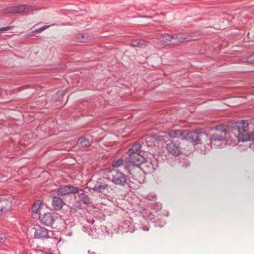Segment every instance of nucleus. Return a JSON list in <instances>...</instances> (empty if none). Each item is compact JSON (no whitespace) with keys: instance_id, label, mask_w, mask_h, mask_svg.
I'll list each match as a JSON object with an SVG mask.
<instances>
[{"instance_id":"20e7f679","label":"nucleus","mask_w":254,"mask_h":254,"mask_svg":"<svg viewBox=\"0 0 254 254\" xmlns=\"http://www.w3.org/2000/svg\"><path fill=\"white\" fill-rule=\"evenodd\" d=\"M109 182L108 177H102L96 180H92L89 183L91 189L94 191L103 193L109 189L112 190L111 186L108 185Z\"/></svg>"},{"instance_id":"2f4dec72","label":"nucleus","mask_w":254,"mask_h":254,"mask_svg":"<svg viewBox=\"0 0 254 254\" xmlns=\"http://www.w3.org/2000/svg\"><path fill=\"white\" fill-rule=\"evenodd\" d=\"M38 254H52L51 253L47 252L44 251H40Z\"/></svg>"},{"instance_id":"cd10ccee","label":"nucleus","mask_w":254,"mask_h":254,"mask_svg":"<svg viewBox=\"0 0 254 254\" xmlns=\"http://www.w3.org/2000/svg\"><path fill=\"white\" fill-rule=\"evenodd\" d=\"M146 198L150 200H154L156 198V195L155 194H149L146 196Z\"/></svg>"},{"instance_id":"5701e85b","label":"nucleus","mask_w":254,"mask_h":254,"mask_svg":"<svg viewBox=\"0 0 254 254\" xmlns=\"http://www.w3.org/2000/svg\"><path fill=\"white\" fill-rule=\"evenodd\" d=\"M126 164H128V163H124V160L123 159H118L117 160H114L113 161L112 163V166L114 168H118L122 165H124V166L125 167V165Z\"/></svg>"},{"instance_id":"aec40b11","label":"nucleus","mask_w":254,"mask_h":254,"mask_svg":"<svg viewBox=\"0 0 254 254\" xmlns=\"http://www.w3.org/2000/svg\"><path fill=\"white\" fill-rule=\"evenodd\" d=\"M78 197L80 201L85 204H89L91 202L90 197L83 192L79 193Z\"/></svg>"},{"instance_id":"bb28decb","label":"nucleus","mask_w":254,"mask_h":254,"mask_svg":"<svg viewBox=\"0 0 254 254\" xmlns=\"http://www.w3.org/2000/svg\"><path fill=\"white\" fill-rule=\"evenodd\" d=\"M49 27V26H42V27H40L39 28L35 29L34 30V32L35 33H40V32H42L43 31H44V30H45L47 28H48Z\"/></svg>"},{"instance_id":"f257e3e1","label":"nucleus","mask_w":254,"mask_h":254,"mask_svg":"<svg viewBox=\"0 0 254 254\" xmlns=\"http://www.w3.org/2000/svg\"><path fill=\"white\" fill-rule=\"evenodd\" d=\"M228 129V127L225 126L215 127V131L210 137V143L212 147L222 148L230 144L231 141L228 139L229 136Z\"/></svg>"},{"instance_id":"c85d7f7f","label":"nucleus","mask_w":254,"mask_h":254,"mask_svg":"<svg viewBox=\"0 0 254 254\" xmlns=\"http://www.w3.org/2000/svg\"><path fill=\"white\" fill-rule=\"evenodd\" d=\"M12 28V26H7V27H2V28H0V32L7 31V30L11 29Z\"/></svg>"},{"instance_id":"6e6552de","label":"nucleus","mask_w":254,"mask_h":254,"mask_svg":"<svg viewBox=\"0 0 254 254\" xmlns=\"http://www.w3.org/2000/svg\"><path fill=\"white\" fill-rule=\"evenodd\" d=\"M35 7L31 5L22 4L17 6H11L5 8L3 10L5 13L29 12L36 10Z\"/></svg>"},{"instance_id":"ddd939ff","label":"nucleus","mask_w":254,"mask_h":254,"mask_svg":"<svg viewBox=\"0 0 254 254\" xmlns=\"http://www.w3.org/2000/svg\"><path fill=\"white\" fill-rule=\"evenodd\" d=\"M57 218V215L55 213H46L43 215L40 216L39 219L42 224L46 226H51L53 224Z\"/></svg>"},{"instance_id":"473e14b6","label":"nucleus","mask_w":254,"mask_h":254,"mask_svg":"<svg viewBox=\"0 0 254 254\" xmlns=\"http://www.w3.org/2000/svg\"><path fill=\"white\" fill-rule=\"evenodd\" d=\"M86 221L88 223H90L91 224H93L95 222V221L94 219H91V220H89V219H86Z\"/></svg>"},{"instance_id":"0eeeda50","label":"nucleus","mask_w":254,"mask_h":254,"mask_svg":"<svg viewBox=\"0 0 254 254\" xmlns=\"http://www.w3.org/2000/svg\"><path fill=\"white\" fill-rule=\"evenodd\" d=\"M206 136V134L202 132L200 129H195L193 131L186 132L185 134V138L188 141L193 143L194 144L201 143L202 138Z\"/></svg>"},{"instance_id":"7c9ffc66","label":"nucleus","mask_w":254,"mask_h":254,"mask_svg":"<svg viewBox=\"0 0 254 254\" xmlns=\"http://www.w3.org/2000/svg\"><path fill=\"white\" fill-rule=\"evenodd\" d=\"M249 62L254 64V53L251 55L249 58Z\"/></svg>"},{"instance_id":"393cba45","label":"nucleus","mask_w":254,"mask_h":254,"mask_svg":"<svg viewBox=\"0 0 254 254\" xmlns=\"http://www.w3.org/2000/svg\"><path fill=\"white\" fill-rule=\"evenodd\" d=\"M40 208L41 202L39 201H37L32 206V210L34 213H37Z\"/></svg>"},{"instance_id":"72a5a7b5","label":"nucleus","mask_w":254,"mask_h":254,"mask_svg":"<svg viewBox=\"0 0 254 254\" xmlns=\"http://www.w3.org/2000/svg\"><path fill=\"white\" fill-rule=\"evenodd\" d=\"M254 140V130L251 132V140Z\"/></svg>"},{"instance_id":"f3484780","label":"nucleus","mask_w":254,"mask_h":254,"mask_svg":"<svg viewBox=\"0 0 254 254\" xmlns=\"http://www.w3.org/2000/svg\"><path fill=\"white\" fill-rule=\"evenodd\" d=\"M167 149L172 154L178 155L180 153V150L174 143L170 142L167 143Z\"/></svg>"},{"instance_id":"4468645a","label":"nucleus","mask_w":254,"mask_h":254,"mask_svg":"<svg viewBox=\"0 0 254 254\" xmlns=\"http://www.w3.org/2000/svg\"><path fill=\"white\" fill-rule=\"evenodd\" d=\"M131 226V222L130 221V219L129 220H126L122 222L119 225L118 228V233H127V232H132L133 231L131 230L130 227Z\"/></svg>"},{"instance_id":"4be33fe9","label":"nucleus","mask_w":254,"mask_h":254,"mask_svg":"<svg viewBox=\"0 0 254 254\" xmlns=\"http://www.w3.org/2000/svg\"><path fill=\"white\" fill-rule=\"evenodd\" d=\"M75 37L81 42H86L89 39L88 35L86 33H78Z\"/></svg>"},{"instance_id":"7ed1b4c3","label":"nucleus","mask_w":254,"mask_h":254,"mask_svg":"<svg viewBox=\"0 0 254 254\" xmlns=\"http://www.w3.org/2000/svg\"><path fill=\"white\" fill-rule=\"evenodd\" d=\"M141 148L140 144H135L129 149L127 151L129 161L128 165L140 166L145 161V158L139 153Z\"/></svg>"},{"instance_id":"39448f33","label":"nucleus","mask_w":254,"mask_h":254,"mask_svg":"<svg viewBox=\"0 0 254 254\" xmlns=\"http://www.w3.org/2000/svg\"><path fill=\"white\" fill-rule=\"evenodd\" d=\"M125 169L127 170L129 176V178L141 183L144 181V172L140 166H134L132 165H125Z\"/></svg>"},{"instance_id":"c756f323","label":"nucleus","mask_w":254,"mask_h":254,"mask_svg":"<svg viewBox=\"0 0 254 254\" xmlns=\"http://www.w3.org/2000/svg\"><path fill=\"white\" fill-rule=\"evenodd\" d=\"M140 45V41H135L132 42L131 45L134 47H137Z\"/></svg>"},{"instance_id":"9b49d317","label":"nucleus","mask_w":254,"mask_h":254,"mask_svg":"<svg viewBox=\"0 0 254 254\" xmlns=\"http://www.w3.org/2000/svg\"><path fill=\"white\" fill-rule=\"evenodd\" d=\"M168 38L166 39L165 43L168 44L170 43L173 44H178L192 40L190 37L178 36L177 35H168Z\"/></svg>"},{"instance_id":"f8f14e48","label":"nucleus","mask_w":254,"mask_h":254,"mask_svg":"<svg viewBox=\"0 0 254 254\" xmlns=\"http://www.w3.org/2000/svg\"><path fill=\"white\" fill-rule=\"evenodd\" d=\"M78 192L79 189L78 188L71 185H66L60 187L57 190L58 195L62 196L70 193H77Z\"/></svg>"},{"instance_id":"f03ea898","label":"nucleus","mask_w":254,"mask_h":254,"mask_svg":"<svg viewBox=\"0 0 254 254\" xmlns=\"http://www.w3.org/2000/svg\"><path fill=\"white\" fill-rule=\"evenodd\" d=\"M249 125L247 120L238 121L234 123L233 128L239 142H245L251 140Z\"/></svg>"},{"instance_id":"9d476101","label":"nucleus","mask_w":254,"mask_h":254,"mask_svg":"<svg viewBox=\"0 0 254 254\" xmlns=\"http://www.w3.org/2000/svg\"><path fill=\"white\" fill-rule=\"evenodd\" d=\"M34 238L37 239H47L50 238L49 231L45 228L40 225L34 227Z\"/></svg>"},{"instance_id":"412c9836","label":"nucleus","mask_w":254,"mask_h":254,"mask_svg":"<svg viewBox=\"0 0 254 254\" xmlns=\"http://www.w3.org/2000/svg\"><path fill=\"white\" fill-rule=\"evenodd\" d=\"M82 231L87 233L89 235L96 237L95 233H98L97 232V230L96 229H92L91 228H89L88 227L85 226H83L82 227Z\"/></svg>"},{"instance_id":"f704fd0d","label":"nucleus","mask_w":254,"mask_h":254,"mask_svg":"<svg viewBox=\"0 0 254 254\" xmlns=\"http://www.w3.org/2000/svg\"><path fill=\"white\" fill-rule=\"evenodd\" d=\"M184 163H186V165H185V166L186 167H187L188 166H189L190 165V164L188 162V161L187 160H186L185 162H184Z\"/></svg>"},{"instance_id":"dca6fc26","label":"nucleus","mask_w":254,"mask_h":254,"mask_svg":"<svg viewBox=\"0 0 254 254\" xmlns=\"http://www.w3.org/2000/svg\"><path fill=\"white\" fill-rule=\"evenodd\" d=\"M186 130H182L180 129H174L170 130L168 132V135L174 138L181 137L182 139L185 138V134Z\"/></svg>"},{"instance_id":"6ab92c4d","label":"nucleus","mask_w":254,"mask_h":254,"mask_svg":"<svg viewBox=\"0 0 254 254\" xmlns=\"http://www.w3.org/2000/svg\"><path fill=\"white\" fill-rule=\"evenodd\" d=\"M140 221L142 223L140 228L144 231H148L149 230V228L148 225L149 223L148 219L143 215L142 216V219Z\"/></svg>"},{"instance_id":"1a4fd4ad","label":"nucleus","mask_w":254,"mask_h":254,"mask_svg":"<svg viewBox=\"0 0 254 254\" xmlns=\"http://www.w3.org/2000/svg\"><path fill=\"white\" fill-rule=\"evenodd\" d=\"M12 198L9 195L0 197V215L6 214L11 210Z\"/></svg>"},{"instance_id":"423d86ee","label":"nucleus","mask_w":254,"mask_h":254,"mask_svg":"<svg viewBox=\"0 0 254 254\" xmlns=\"http://www.w3.org/2000/svg\"><path fill=\"white\" fill-rule=\"evenodd\" d=\"M108 178L109 182H111L116 186L124 187L127 184V176L120 171H113L110 176L108 177Z\"/></svg>"},{"instance_id":"b1692460","label":"nucleus","mask_w":254,"mask_h":254,"mask_svg":"<svg viewBox=\"0 0 254 254\" xmlns=\"http://www.w3.org/2000/svg\"><path fill=\"white\" fill-rule=\"evenodd\" d=\"M149 219L150 221H152V219L150 217H149ZM151 222L153 223V222ZM153 223H154V225L155 227H162L165 224L166 222L164 219H158L156 221H154Z\"/></svg>"},{"instance_id":"a878e982","label":"nucleus","mask_w":254,"mask_h":254,"mask_svg":"<svg viewBox=\"0 0 254 254\" xmlns=\"http://www.w3.org/2000/svg\"><path fill=\"white\" fill-rule=\"evenodd\" d=\"M7 242V237L3 233H0V243H3Z\"/></svg>"},{"instance_id":"c9c22d12","label":"nucleus","mask_w":254,"mask_h":254,"mask_svg":"<svg viewBox=\"0 0 254 254\" xmlns=\"http://www.w3.org/2000/svg\"><path fill=\"white\" fill-rule=\"evenodd\" d=\"M1 92H1V90H0V95L1 94Z\"/></svg>"},{"instance_id":"2eb2a0df","label":"nucleus","mask_w":254,"mask_h":254,"mask_svg":"<svg viewBox=\"0 0 254 254\" xmlns=\"http://www.w3.org/2000/svg\"><path fill=\"white\" fill-rule=\"evenodd\" d=\"M65 204L63 200L58 196H54L52 198V205L55 210H61Z\"/></svg>"},{"instance_id":"a211bd4d","label":"nucleus","mask_w":254,"mask_h":254,"mask_svg":"<svg viewBox=\"0 0 254 254\" xmlns=\"http://www.w3.org/2000/svg\"><path fill=\"white\" fill-rule=\"evenodd\" d=\"M90 144L89 141L84 136L80 137L76 142V145L80 148L88 147Z\"/></svg>"}]
</instances>
